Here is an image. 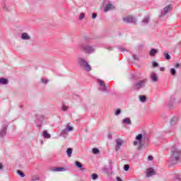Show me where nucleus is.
<instances>
[{"mask_svg": "<svg viewBox=\"0 0 181 181\" xmlns=\"http://www.w3.org/2000/svg\"><path fill=\"white\" fill-rule=\"evenodd\" d=\"M160 71H165V67L162 66L160 68Z\"/></svg>", "mask_w": 181, "mask_h": 181, "instance_id": "nucleus-50", "label": "nucleus"}, {"mask_svg": "<svg viewBox=\"0 0 181 181\" xmlns=\"http://www.w3.org/2000/svg\"><path fill=\"white\" fill-rule=\"evenodd\" d=\"M123 21L126 23H134V25H136V18L132 16L123 18Z\"/></svg>", "mask_w": 181, "mask_h": 181, "instance_id": "nucleus-6", "label": "nucleus"}, {"mask_svg": "<svg viewBox=\"0 0 181 181\" xmlns=\"http://www.w3.org/2000/svg\"><path fill=\"white\" fill-rule=\"evenodd\" d=\"M42 136H44V138H46V139H49L52 136L50 134H49L47 133V131H46V130H44V132L42 133Z\"/></svg>", "mask_w": 181, "mask_h": 181, "instance_id": "nucleus-24", "label": "nucleus"}, {"mask_svg": "<svg viewBox=\"0 0 181 181\" xmlns=\"http://www.w3.org/2000/svg\"><path fill=\"white\" fill-rule=\"evenodd\" d=\"M167 107H168V108H175V97L172 96L169 101L167 102Z\"/></svg>", "mask_w": 181, "mask_h": 181, "instance_id": "nucleus-11", "label": "nucleus"}, {"mask_svg": "<svg viewBox=\"0 0 181 181\" xmlns=\"http://www.w3.org/2000/svg\"><path fill=\"white\" fill-rule=\"evenodd\" d=\"M122 123L126 124V125H131L132 124V122L131 121V119L129 117H127L122 120Z\"/></svg>", "mask_w": 181, "mask_h": 181, "instance_id": "nucleus-18", "label": "nucleus"}, {"mask_svg": "<svg viewBox=\"0 0 181 181\" xmlns=\"http://www.w3.org/2000/svg\"><path fill=\"white\" fill-rule=\"evenodd\" d=\"M0 169L2 170L4 169V165H2V163H0Z\"/></svg>", "mask_w": 181, "mask_h": 181, "instance_id": "nucleus-51", "label": "nucleus"}, {"mask_svg": "<svg viewBox=\"0 0 181 181\" xmlns=\"http://www.w3.org/2000/svg\"><path fill=\"white\" fill-rule=\"evenodd\" d=\"M175 181H181V175H175Z\"/></svg>", "mask_w": 181, "mask_h": 181, "instance_id": "nucleus-40", "label": "nucleus"}, {"mask_svg": "<svg viewBox=\"0 0 181 181\" xmlns=\"http://www.w3.org/2000/svg\"><path fill=\"white\" fill-rule=\"evenodd\" d=\"M147 82V79H143L135 82V83L134 84V90H141V88H145V86L146 85Z\"/></svg>", "mask_w": 181, "mask_h": 181, "instance_id": "nucleus-5", "label": "nucleus"}, {"mask_svg": "<svg viewBox=\"0 0 181 181\" xmlns=\"http://www.w3.org/2000/svg\"><path fill=\"white\" fill-rule=\"evenodd\" d=\"M151 77L152 81H153L154 83H156V81H158V76H156L155 72L151 73Z\"/></svg>", "mask_w": 181, "mask_h": 181, "instance_id": "nucleus-19", "label": "nucleus"}, {"mask_svg": "<svg viewBox=\"0 0 181 181\" xmlns=\"http://www.w3.org/2000/svg\"><path fill=\"white\" fill-rule=\"evenodd\" d=\"M68 132H71L73 131V127L70 126V123H68L65 129Z\"/></svg>", "mask_w": 181, "mask_h": 181, "instance_id": "nucleus-26", "label": "nucleus"}, {"mask_svg": "<svg viewBox=\"0 0 181 181\" xmlns=\"http://www.w3.org/2000/svg\"><path fill=\"white\" fill-rule=\"evenodd\" d=\"M170 71L172 76H176V69L175 68L170 69Z\"/></svg>", "mask_w": 181, "mask_h": 181, "instance_id": "nucleus-32", "label": "nucleus"}, {"mask_svg": "<svg viewBox=\"0 0 181 181\" xmlns=\"http://www.w3.org/2000/svg\"><path fill=\"white\" fill-rule=\"evenodd\" d=\"M180 64H176L175 67L177 68V67H180Z\"/></svg>", "mask_w": 181, "mask_h": 181, "instance_id": "nucleus-54", "label": "nucleus"}, {"mask_svg": "<svg viewBox=\"0 0 181 181\" xmlns=\"http://www.w3.org/2000/svg\"><path fill=\"white\" fill-rule=\"evenodd\" d=\"M0 84H2L3 86H6V84H8V79L5 78H0Z\"/></svg>", "mask_w": 181, "mask_h": 181, "instance_id": "nucleus-23", "label": "nucleus"}, {"mask_svg": "<svg viewBox=\"0 0 181 181\" xmlns=\"http://www.w3.org/2000/svg\"><path fill=\"white\" fill-rule=\"evenodd\" d=\"M68 108H69V107H68L67 106L63 105V106H62V111H67Z\"/></svg>", "mask_w": 181, "mask_h": 181, "instance_id": "nucleus-47", "label": "nucleus"}, {"mask_svg": "<svg viewBox=\"0 0 181 181\" xmlns=\"http://www.w3.org/2000/svg\"><path fill=\"white\" fill-rule=\"evenodd\" d=\"M134 60H138V57H136V55H134Z\"/></svg>", "mask_w": 181, "mask_h": 181, "instance_id": "nucleus-53", "label": "nucleus"}, {"mask_svg": "<svg viewBox=\"0 0 181 181\" xmlns=\"http://www.w3.org/2000/svg\"><path fill=\"white\" fill-rule=\"evenodd\" d=\"M95 18H97V13H93L92 14V19H95Z\"/></svg>", "mask_w": 181, "mask_h": 181, "instance_id": "nucleus-48", "label": "nucleus"}, {"mask_svg": "<svg viewBox=\"0 0 181 181\" xmlns=\"http://www.w3.org/2000/svg\"><path fill=\"white\" fill-rule=\"evenodd\" d=\"M52 172H65L66 170V168L63 167H52L51 168Z\"/></svg>", "mask_w": 181, "mask_h": 181, "instance_id": "nucleus-14", "label": "nucleus"}, {"mask_svg": "<svg viewBox=\"0 0 181 181\" xmlns=\"http://www.w3.org/2000/svg\"><path fill=\"white\" fill-rule=\"evenodd\" d=\"M66 153L69 158H71V154L73 153V148H67Z\"/></svg>", "mask_w": 181, "mask_h": 181, "instance_id": "nucleus-25", "label": "nucleus"}, {"mask_svg": "<svg viewBox=\"0 0 181 181\" xmlns=\"http://www.w3.org/2000/svg\"><path fill=\"white\" fill-rule=\"evenodd\" d=\"M41 81H42V83L43 84H47V82H48L49 81H47V79L42 78V79H41Z\"/></svg>", "mask_w": 181, "mask_h": 181, "instance_id": "nucleus-44", "label": "nucleus"}, {"mask_svg": "<svg viewBox=\"0 0 181 181\" xmlns=\"http://www.w3.org/2000/svg\"><path fill=\"white\" fill-rule=\"evenodd\" d=\"M115 115H119L121 114V109H117L115 112Z\"/></svg>", "mask_w": 181, "mask_h": 181, "instance_id": "nucleus-42", "label": "nucleus"}, {"mask_svg": "<svg viewBox=\"0 0 181 181\" xmlns=\"http://www.w3.org/2000/svg\"><path fill=\"white\" fill-rule=\"evenodd\" d=\"M139 100L141 102V103H145V101H146V96L144 95H141L139 96Z\"/></svg>", "mask_w": 181, "mask_h": 181, "instance_id": "nucleus-27", "label": "nucleus"}, {"mask_svg": "<svg viewBox=\"0 0 181 181\" xmlns=\"http://www.w3.org/2000/svg\"><path fill=\"white\" fill-rule=\"evenodd\" d=\"M78 64L80 66L81 69L86 70V71L88 72L92 70L91 66L88 64V62L83 57L78 58Z\"/></svg>", "mask_w": 181, "mask_h": 181, "instance_id": "nucleus-4", "label": "nucleus"}, {"mask_svg": "<svg viewBox=\"0 0 181 181\" xmlns=\"http://www.w3.org/2000/svg\"><path fill=\"white\" fill-rule=\"evenodd\" d=\"M8 127H9L8 123L3 124V127H2L1 130L0 131V138H4V136H5V135H6V131L8 129Z\"/></svg>", "mask_w": 181, "mask_h": 181, "instance_id": "nucleus-9", "label": "nucleus"}, {"mask_svg": "<svg viewBox=\"0 0 181 181\" xmlns=\"http://www.w3.org/2000/svg\"><path fill=\"white\" fill-rule=\"evenodd\" d=\"M172 11V6L168 5L165 6L163 10H161L160 18H162V16H165L168 13V12H170Z\"/></svg>", "mask_w": 181, "mask_h": 181, "instance_id": "nucleus-8", "label": "nucleus"}, {"mask_svg": "<svg viewBox=\"0 0 181 181\" xmlns=\"http://www.w3.org/2000/svg\"><path fill=\"white\" fill-rule=\"evenodd\" d=\"M21 39L23 40H30V36H29V35L26 33H23L21 35Z\"/></svg>", "mask_w": 181, "mask_h": 181, "instance_id": "nucleus-16", "label": "nucleus"}, {"mask_svg": "<svg viewBox=\"0 0 181 181\" xmlns=\"http://www.w3.org/2000/svg\"><path fill=\"white\" fill-rule=\"evenodd\" d=\"M157 53H158V49L152 48L150 50L149 54L150 56H151V57H154V56H156Z\"/></svg>", "mask_w": 181, "mask_h": 181, "instance_id": "nucleus-20", "label": "nucleus"}, {"mask_svg": "<svg viewBox=\"0 0 181 181\" xmlns=\"http://www.w3.org/2000/svg\"><path fill=\"white\" fill-rule=\"evenodd\" d=\"M78 47L81 52L83 53H87L88 54H91V53H94L95 49H94L93 46H91L88 44H86L84 42H81L78 45Z\"/></svg>", "mask_w": 181, "mask_h": 181, "instance_id": "nucleus-3", "label": "nucleus"}, {"mask_svg": "<svg viewBox=\"0 0 181 181\" xmlns=\"http://www.w3.org/2000/svg\"><path fill=\"white\" fill-rule=\"evenodd\" d=\"M41 145H43V140H41Z\"/></svg>", "mask_w": 181, "mask_h": 181, "instance_id": "nucleus-55", "label": "nucleus"}, {"mask_svg": "<svg viewBox=\"0 0 181 181\" xmlns=\"http://www.w3.org/2000/svg\"><path fill=\"white\" fill-rule=\"evenodd\" d=\"M31 181H40L39 177L37 176H33Z\"/></svg>", "mask_w": 181, "mask_h": 181, "instance_id": "nucleus-36", "label": "nucleus"}, {"mask_svg": "<svg viewBox=\"0 0 181 181\" xmlns=\"http://www.w3.org/2000/svg\"><path fill=\"white\" fill-rule=\"evenodd\" d=\"M97 82L100 86V88H99L100 91H103V93H107L108 91L107 89V85H105V83L103 81L97 79Z\"/></svg>", "mask_w": 181, "mask_h": 181, "instance_id": "nucleus-7", "label": "nucleus"}, {"mask_svg": "<svg viewBox=\"0 0 181 181\" xmlns=\"http://www.w3.org/2000/svg\"><path fill=\"white\" fill-rule=\"evenodd\" d=\"M90 178L93 180H97V179H98V175L97 173H93L90 175Z\"/></svg>", "mask_w": 181, "mask_h": 181, "instance_id": "nucleus-30", "label": "nucleus"}, {"mask_svg": "<svg viewBox=\"0 0 181 181\" xmlns=\"http://www.w3.org/2000/svg\"><path fill=\"white\" fill-rule=\"evenodd\" d=\"M179 121V118L177 117H173L170 120V125H176Z\"/></svg>", "mask_w": 181, "mask_h": 181, "instance_id": "nucleus-17", "label": "nucleus"}, {"mask_svg": "<svg viewBox=\"0 0 181 181\" xmlns=\"http://www.w3.org/2000/svg\"><path fill=\"white\" fill-rule=\"evenodd\" d=\"M2 9L5 12H9L11 11V8H9V6H8V4L6 3H4L2 6Z\"/></svg>", "mask_w": 181, "mask_h": 181, "instance_id": "nucleus-21", "label": "nucleus"}, {"mask_svg": "<svg viewBox=\"0 0 181 181\" xmlns=\"http://www.w3.org/2000/svg\"><path fill=\"white\" fill-rule=\"evenodd\" d=\"M149 21H151V18L149 17V16H147L142 20L141 22L142 23H144V25H148V23H149Z\"/></svg>", "mask_w": 181, "mask_h": 181, "instance_id": "nucleus-22", "label": "nucleus"}, {"mask_svg": "<svg viewBox=\"0 0 181 181\" xmlns=\"http://www.w3.org/2000/svg\"><path fill=\"white\" fill-rule=\"evenodd\" d=\"M153 175H156V173L155 172L153 168H150L148 170H147V173H146L147 177H151V176H153Z\"/></svg>", "mask_w": 181, "mask_h": 181, "instance_id": "nucleus-15", "label": "nucleus"}, {"mask_svg": "<svg viewBox=\"0 0 181 181\" xmlns=\"http://www.w3.org/2000/svg\"><path fill=\"white\" fill-rule=\"evenodd\" d=\"M164 57L166 60H170V55L168 52L164 53Z\"/></svg>", "mask_w": 181, "mask_h": 181, "instance_id": "nucleus-31", "label": "nucleus"}, {"mask_svg": "<svg viewBox=\"0 0 181 181\" xmlns=\"http://www.w3.org/2000/svg\"><path fill=\"white\" fill-rule=\"evenodd\" d=\"M148 160H153V156H149L148 157Z\"/></svg>", "mask_w": 181, "mask_h": 181, "instance_id": "nucleus-49", "label": "nucleus"}, {"mask_svg": "<svg viewBox=\"0 0 181 181\" xmlns=\"http://www.w3.org/2000/svg\"><path fill=\"white\" fill-rule=\"evenodd\" d=\"M119 50H120V52H128L124 47H119Z\"/></svg>", "mask_w": 181, "mask_h": 181, "instance_id": "nucleus-43", "label": "nucleus"}, {"mask_svg": "<svg viewBox=\"0 0 181 181\" xmlns=\"http://www.w3.org/2000/svg\"><path fill=\"white\" fill-rule=\"evenodd\" d=\"M152 66L153 67H159V64H158L156 62H153Z\"/></svg>", "mask_w": 181, "mask_h": 181, "instance_id": "nucleus-41", "label": "nucleus"}, {"mask_svg": "<svg viewBox=\"0 0 181 181\" xmlns=\"http://www.w3.org/2000/svg\"><path fill=\"white\" fill-rule=\"evenodd\" d=\"M20 108H22V105L20 106Z\"/></svg>", "mask_w": 181, "mask_h": 181, "instance_id": "nucleus-56", "label": "nucleus"}, {"mask_svg": "<svg viewBox=\"0 0 181 181\" xmlns=\"http://www.w3.org/2000/svg\"><path fill=\"white\" fill-rule=\"evenodd\" d=\"M84 40L85 42H90V40H91V38L90 37H85Z\"/></svg>", "mask_w": 181, "mask_h": 181, "instance_id": "nucleus-46", "label": "nucleus"}, {"mask_svg": "<svg viewBox=\"0 0 181 181\" xmlns=\"http://www.w3.org/2000/svg\"><path fill=\"white\" fill-rule=\"evenodd\" d=\"M43 121V117H40V122L37 123V120L36 121V126L38 127V128H40V127H42V122Z\"/></svg>", "mask_w": 181, "mask_h": 181, "instance_id": "nucleus-28", "label": "nucleus"}, {"mask_svg": "<svg viewBox=\"0 0 181 181\" xmlns=\"http://www.w3.org/2000/svg\"><path fill=\"white\" fill-rule=\"evenodd\" d=\"M130 80H138V78H136V75H135L134 74H132L131 75Z\"/></svg>", "mask_w": 181, "mask_h": 181, "instance_id": "nucleus-37", "label": "nucleus"}, {"mask_svg": "<svg viewBox=\"0 0 181 181\" xmlns=\"http://www.w3.org/2000/svg\"><path fill=\"white\" fill-rule=\"evenodd\" d=\"M108 139H112V133L110 132L107 134Z\"/></svg>", "mask_w": 181, "mask_h": 181, "instance_id": "nucleus-45", "label": "nucleus"}, {"mask_svg": "<svg viewBox=\"0 0 181 181\" xmlns=\"http://www.w3.org/2000/svg\"><path fill=\"white\" fill-rule=\"evenodd\" d=\"M86 14L84 13H81V15L79 16V21H83V18H85Z\"/></svg>", "mask_w": 181, "mask_h": 181, "instance_id": "nucleus-38", "label": "nucleus"}, {"mask_svg": "<svg viewBox=\"0 0 181 181\" xmlns=\"http://www.w3.org/2000/svg\"><path fill=\"white\" fill-rule=\"evenodd\" d=\"M112 9H114V5L110 1H108V4L105 6L104 12L107 13L108 11H112Z\"/></svg>", "mask_w": 181, "mask_h": 181, "instance_id": "nucleus-12", "label": "nucleus"}, {"mask_svg": "<svg viewBox=\"0 0 181 181\" xmlns=\"http://www.w3.org/2000/svg\"><path fill=\"white\" fill-rule=\"evenodd\" d=\"M92 152L94 155H98V153H100V149L97 148H93L92 149Z\"/></svg>", "mask_w": 181, "mask_h": 181, "instance_id": "nucleus-29", "label": "nucleus"}, {"mask_svg": "<svg viewBox=\"0 0 181 181\" xmlns=\"http://www.w3.org/2000/svg\"><path fill=\"white\" fill-rule=\"evenodd\" d=\"M75 166L79 170H81L82 172H85L86 168L84 166H83V164L80 163V161H75Z\"/></svg>", "mask_w": 181, "mask_h": 181, "instance_id": "nucleus-13", "label": "nucleus"}, {"mask_svg": "<svg viewBox=\"0 0 181 181\" xmlns=\"http://www.w3.org/2000/svg\"><path fill=\"white\" fill-rule=\"evenodd\" d=\"M122 144H124V141L121 139H117L116 140V145H115V151L118 152L119 149H121V146H122Z\"/></svg>", "mask_w": 181, "mask_h": 181, "instance_id": "nucleus-10", "label": "nucleus"}, {"mask_svg": "<svg viewBox=\"0 0 181 181\" xmlns=\"http://www.w3.org/2000/svg\"><path fill=\"white\" fill-rule=\"evenodd\" d=\"M67 132H69L66 129H63L61 132L62 136H66L67 135Z\"/></svg>", "mask_w": 181, "mask_h": 181, "instance_id": "nucleus-33", "label": "nucleus"}, {"mask_svg": "<svg viewBox=\"0 0 181 181\" xmlns=\"http://www.w3.org/2000/svg\"><path fill=\"white\" fill-rule=\"evenodd\" d=\"M181 158V150L176 148L175 146H173L171 148L170 156L169 159L170 163L172 165H176L180 160Z\"/></svg>", "mask_w": 181, "mask_h": 181, "instance_id": "nucleus-2", "label": "nucleus"}, {"mask_svg": "<svg viewBox=\"0 0 181 181\" xmlns=\"http://www.w3.org/2000/svg\"><path fill=\"white\" fill-rule=\"evenodd\" d=\"M149 136L144 134L142 135V134H139L136 136V141H134L133 144L134 146H136L139 144L138 149L139 151H141L142 148H145L146 146H148L149 145Z\"/></svg>", "mask_w": 181, "mask_h": 181, "instance_id": "nucleus-1", "label": "nucleus"}, {"mask_svg": "<svg viewBox=\"0 0 181 181\" xmlns=\"http://www.w3.org/2000/svg\"><path fill=\"white\" fill-rule=\"evenodd\" d=\"M107 49V50L111 51V50H112V47H108Z\"/></svg>", "mask_w": 181, "mask_h": 181, "instance_id": "nucleus-52", "label": "nucleus"}, {"mask_svg": "<svg viewBox=\"0 0 181 181\" xmlns=\"http://www.w3.org/2000/svg\"><path fill=\"white\" fill-rule=\"evenodd\" d=\"M124 170H125V172H128V170H129V165H124Z\"/></svg>", "mask_w": 181, "mask_h": 181, "instance_id": "nucleus-39", "label": "nucleus"}, {"mask_svg": "<svg viewBox=\"0 0 181 181\" xmlns=\"http://www.w3.org/2000/svg\"><path fill=\"white\" fill-rule=\"evenodd\" d=\"M104 173H107V175H110V173H111V168H105Z\"/></svg>", "mask_w": 181, "mask_h": 181, "instance_id": "nucleus-34", "label": "nucleus"}, {"mask_svg": "<svg viewBox=\"0 0 181 181\" xmlns=\"http://www.w3.org/2000/svg\"><path fill=\"white\" fill-rule=\"evenodd\" d=\"M17 173L18 175H19V176H21V177H25V173H23V172L21 170H17Z\"/></svg>", "mask_w": 181, "mask_h": 181, "instance_id": "nucleus-35", "label": "nucleus"}]
</instances>
